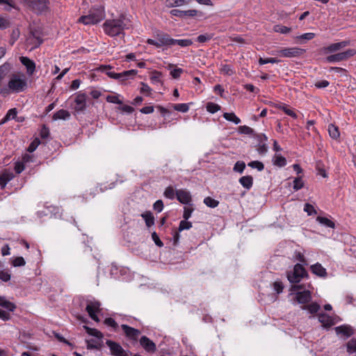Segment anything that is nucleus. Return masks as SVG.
Listing matches in <instances>:
<instances>
[{
	"label": "nucleus",
	"instance_id": "f257e3e1",
	"mask_svg": "<svg viewBox=\"0 0 356 356\" xmlns=\"http://www.w3.org/2000/svg\"><path fill=\"white\" fill-rule=\"evenodd\" d=\"M129 26V20L123 15L115 19H106L102 26L104 33L111 37L124 34V31Z\"/></svg>",
	"mask_w": 356,
	"mask_h": 356
},
{
	"label": "nucleus",
	"instance_id": "f03ea898",
	"mask_svg": "<svg viewBox=\"0 0 356 356\" xmlns=\"http://www.w3.org/2000/svg\"><path fill=\"white\" fill-rule=\"evenodd\" d=\"M27 87V82L24 76L12 74L6 86L0 89V94L6 97L10 93H19L23 92Z\"/></svg>",
	"mask_w": 356,
	"mask_h": 356
},
{
	"label": "nucleus",
	"instance_id": "7ed1b4c3",
	"mask_svg": "<svg viewBox=\"0 0 356 356\" xmlns=\"http://www.w3.org/2000/svg\"><path fill=\"white\" fill-rule=\"evenodd\" d=\"M104 17V13L102 8H92L88 15L80 17L78 22L85 25H94L101 22Z\"/></svg>",
	"mask_w": 356,
	"mask_h": 356
},
{
	"label": "nucleus",
	"instance_id": "20e7f679",
	"mask_svg": "<svg viewBox=\"0 0 356 356\" xmlns=\"http://www.w3.org/2000/svg\"><path fill=\"white\" fill-rule=\"evenodd\" d=\"M286 277L291 284H298L304 277H308V273L304 266L296 264L291 270L286 272Z\"/></svg>",
	"mask_w": 356,
	"mask_h": 356
},
{
	"label": "nucleus",
	"instance_id": "39448f33",
	"mask_svg": "<svg viewBox=\"0 0 356 356\" xmlns=\"http://www.w3.org/2000/svg\"><path fill=\"white\" fill-rule=\"evenodd\" d=\"M154 37L155 39H147V43L154 45L157 48H168L172 47V38L169 34L162 31H158L154 35Z\"/></svg>",
	"mask_w": 356,
	"mask_h": 356
},
{
	"label": "nucleus",
	"instance_id": "423d86ee",
	"mask_svg": "<svg viewBox=\"0 0 356 356\" xmlns=\"http://www.w3.org/2000/svg\"><path fill=\"white\" fill-rule=\"evenodd\" d=\"M26 6L37 14L48 11L49 1L48 0H23Z\"/></svg>",
	"mask_w": 356,
	"mask_h": 356
},
{
	"label": "nucleus",
	"instance_id": "0eeeda50",
	"mask_svg": "<svg viewBox=\"0 0 356 356\" xmlns=\"http://www.w3.org/2000/svg\"><path fill=\"white\" fill-rule=\"evenodd\" d=\"M355 54V49H349L344 51L339 52L327 56L326 60L328 63H339L341 61L347 60L350 58L353 57Z\"/></svg>",
	"mask_w": 356,
	"mask_h": 356
},
{
	"label": "nucleus",
	"instance_id": "6e6552de",
	"mask_svg": "<svg viewBox=\"0 0 356 356\" xmlns=\"http://www.w3.org/2000/svg\"><path fill=\"white\" fill-rule=\"evenodd\" d=\"M305 50L299 47L283 48L277 51L278 55L286 58L298 57L302 55Z\"/></svg>",
	"mask_w": 356,
	"mask_h": 356
},
{
	"label": "nucleus",
	"instance_id": "1a4fd4ad",
	"mask_svg": "<svg viewBox=\"0 0 356 356\" xmlns=\"http://www.w3.org/2000/svg\"><path fill=\"white\" fill-rule=\"evenodd\" d=\"M312 298V293L309 290L294 293L293 300L300 305H306V304L310 302Z\"/></svg>",
	"mask_w": 356,
	"mask_h": 356
},
{
	"label": "nucleus",
	"instance_id": "9d476101",
	"mask_svg": "<svg viewBox=\"0 0 356 356\" xmlns=\"http://www.w3.org/2000/svg\"><path fill=\"white\" fill-rule=\"evenodd\" d=\"M106 344L109 347L111 353L115 356H129L121 345L111 340H106Z\"/></svg>",
	"mask_w": 356,
	"mask_h": 356
},
{
	"label": "nucleus",
	"instance_id": "9b49d317",
	"mask_svg": "<svg viewBox=\"0 0 356 356\" xmlns=\"http://www.w3.org/2000/svg\"><path fill=\"white\" fill-rule=\"evenodd\" d=\"M121 328L123 330L126 337L134 341H137L138 339L141 334L140 331L134 327H130L128 325L122 324L121 325Z\"/></svg>",
	"mask_w": 356,
	"mask_h": 356
},
{
	"label": "nucleus",
	"instance_id": "f8f14e48",
	"mask_svg": "<svg viewBox=\"0 0 356 356\" xmlns=\"http://www.w3.org/2000/svg\"><path fill=\"white\" fill-rule=\"evenodd\" d=\"M100 303L97 301H90L86 306V311L89 316L95 321L99 322V318L97 316V313L99 312Z\"/></svg>",
	"mask_w": 356,
	"mask_h": 356
},
{
	"label": "nucleus",
	"instance_id": "ddd939ff",
	"mask_svg": "<svg viewBox=\"0 0 356 356\" xmlns=\"http://www.w3.org/2000/svg\"><path fill=\"white\" fill-rule=\"evenodd\" d=\"M86 99L87 95L86 93H79L76 95L74 102L76 106H74V110L76 112H83L86 108Z\"/></svg>",
	"mask_w": 356,
	"mask_h": 356
},
{
	"label": "nucleus",
	"instance_id": "4468645a",
	"mask_svg": "<svg viewBox=\"0 0 356 356\" xmlns=\"http://www.w3.org/2000/svg\"><path fill=\"white\" fill-rule=\"evenodd\" d=\"M176 197L177 200L184 204H189L191 200V195L189 191L185 189H179L176 191Z\"/></svg>",
	"mask_w": 356,
	"mask_h": 356
},
{
	"label": "nucleus",
	"instance_id": "2eb2a0df",
	"mask_svg": "<svg viewBox=\"0 0 356 356\" xmlns=\"http://www.w3.org/2000/svg\"><path fill=\"white\" fill-rule=\"evenodd\" d=\"M140 346L148 353H154L156 350L155 343L150 340L146 336H143L140 339Z\"/></svg>",
	"mask_w": 356,
	"mask_h": 356
},
{
	"label": "nucleus",
	"instance_id": "dca6fc26",
	"mask_svg": "<svg viewBox=\"0 0 356 356\" xmlns=\"http://www.w3.org/2000/svg\"><path fill=\"white\" fill-rule=\"evenodd\" d=\"M349 40H344L339 42L332 43L325 48V53H334L337 52L350 44Z\"/></svg>",
	"mask_w": 356,
	"mask_h": 356
},
{
	"label": "nucleus",
	"instance_id": "f3484780",
	"mask_svg": "<svg viewBox=\"0 0 356 356\" xmlns=\"http://www.w3.org/2000/svg\"><path fill=\"white\" fill-rule=\"evenodd\" d=\"M349 40H344L339 42L332 43L325 48V53H334L337 52L350 44Z\"/></svg>",
	"mask_w": 356,
	"mask_h": 356
},
{
	"label": "nucleus",
	"instance_id": "a211bd4d",
	"mask_svg": "<svg viewBox=\"0 0 356 356\" xmlns=\"http://www.w3.org/2000/svg\"><path fill=\"white\" fill-rule=\"evenodd\" d=\"M137 73V71L135 70H128V71H124L122 73H115V72H108L106 73V74L112 78V79H127L128 78V76H135Z\"/></svg>",
	"mask_w": 356,
	"mask_h": 356
},
{
	"label": "nucleus",
	"instance_id": "6ab92c4d",
	"mask_svg": "<svg viewBox=\"0 0 356 356\" xmlns=\"http://www.w3.org/2000/svg\"><path fill=\"white\" fill-rule=\"evenodd\" d=\"M14 178V175L10 170L5 169L0 172V186L3 189L8 182Z\"/></svg>",
	"mask_w": 356,
	"mask_h": 356
},
{
	"label": "nucleus",
	"instance_id": "aec40b11",
	"mask_svg": "<svg viewBox=\"0 0 356 356\" xmlns=\"http://www.w3.org/2000/svg\"><path fill=\"white\" fill-rule=\"evenodd\" d=\"M21 63L26 67L27 73L30 75L33 74L35 70V63L28 57L21 56L19 58Z\"/></svg>",
	"mask_w": 356,
	"mask_h": 356
},
{
	"label": "nucleus",
	"instance_id": "412c9836",
	"mask_svg": "<svg viewBox=\"0 0 356 356\" xmlns=\"http://www.w3.org/2000/svg\"><path fill=\"white\" fill-rule=\"evenodd\" d=\"M318 317L319 322L324 327H330L334 324L333 318L326 314L321 313Z\"/></svg>",
	"mask_w": 356,
	"mask_h": 356
},
{
	"label": "nucleus",
	"instance_id": "4be33fe9",
	"mask_svg": "<svg viewBox=\"0 0 356 356\" xmlns=\"http://www.w3.org/2000/svg\"><path fill=\"white\" fill-rule=\"evenodd\" d=\"M310 269L314 275L318 277H325L327 275L326 269L319 263L311 266Z\"/></svg>",
	"mask_w": 356,
	"mask_h": 356
},
{
	"label": "nucleus",
	"instance_id": "5701e85b",
	"mask_svg": "<svg viewBox=\"0 0 356 356\" xmlns=\"http://www.w3.org/2000/svg\"><path fill=\"white\" fill-rule=\"evenodd\" d=\"M70 118V113L68 111L60 109L56 112L53 115V120H69Z\"/></svg>",
	"mask_w": 356,
	"mask_h": 356
},
{
	"label": "nucleus",
	"instance_id": "b1692460",
	"mask_svg": "<svg viewBox=\"0 0 356 356\" xmlns=\"http://www.w3.org/2000/svg\"><path fill=\"white\" fill-rule=\"evenodd\" d=\"M239 183L246 188L250 190L253 185V178L250 175L243 176L239 179Z\"/></svg>",
	"mask_w": 356,
	"mask_h": 356
},
{
	"label": "nucleus",
	"instance_id": "393cba45",
	"mask_svg": "<svg viewBox=\"0 0 356 356\" xmlns=\"http://www.w3.org/2000/svg\"><path fill=\"white\" fill-rule=\"evenodd\" d=\"M17 110L16 108H10L8 111L6 115L3 117V118L0 122V125H2L9 121L11 119L15 120L17 118Z\"/></svg>",
	"mask_w": 356,
	"mask_h": 356
},
{
	"label": "nucleus",
	"instance_id": "a878e982",
	"mask_svg": "<svg viewBox=\"0 0 356 356\" xmlns=\"http://www.w3.org/2000/svg\"><path fill=\"white\" fill-rule=\"evenodd\" d=\"M191 0H166L165 5L168 8L179 7L188 4Z\"/></svg>",
	"mask_w": 356,
	"mask_h": 356
},
{
	"label": "nucleus",
	"instance_id": "bb28decb",
	"mask_svg": "<svg viewBox=\"0 0 356 356\" xmlns=\"http://www.w3.org/2000/svg\"><path fill=\"white\" fill-rule=\"evenodd\" d=\"M0 306L10 312H13L16 308V305L13 302L7 300L3 296H0Z\"/></svg>",
	"mask_w": 356,
	"mask_h": 356
},
{
	"label": "nucleus",
	"instance_id": "cd10ccee",
	"mask_svg": "<svg viewBox=\"0 0 356 356\" xmlns=\"http://www.w3.org/2000/svg\"><path fill=\"white\" fill-rule=\"evenodd\" d=\"M337 334H341L345 337H350L353 334L351 328L347 325H341L335 327Z\"/></svg>",
	"mask_w": 356,
	"mask_h": 356
},
{
	"label": "nucleus",
	"instance_id": "c85d7f7f",
	"mask_svg": "<svg viewBox=\"0 0 356 356\" xmlns=\"http://www.w3.org/2000/svg\"><path fill=\"white\" fill-rule=\"evenodd\" d=\"M142 218L145 220L147 227H150L154 224V217L152 212L146 211L141 214Z\"/></svg>",
	"mask_w": 356,
	"mask_h": 356
},
{
	"label": "nucleus",
	"instance_id": "c756f323",
	"mask_svg": "<svg viewBox=\"0 0 356 356\" xmlns=\"http://www.w3.org/2000/svg\"><path fill=\"white\" fill-rule=\"evenodd\" d=\"M83 327L88 334L95 337L99 339H102L103 338V334L98 330L95 328L89 327L87 325H83Z\"/></svg>",
	"mask_w": 356,
	"mask_h": 356
},
{
	"label": "nucleus",
	"instance_id": "7c9ffc66",
	"mask_svg": "<svg viewBox=\"0 0 356 356\" xmlns=\"http://www.w3.org/2000/svg\"><path fill=\"white\" fill-rule=\"evenodd\" d=\"M176 44L182 47H188L193 44V41L190 39L177 40L172 38V46Z\"/></svg>",
	"mask_w": 356,
	"mask_h": 356
},
{
	"label": "nucleus",
	"instance_id": "2f4dec72",
	"mask_svg": "<svg viewBox=\"0 0 356 356\" xmlns=\"http://www.w3.org/2000/svg\"><path fill=\"white\" fill-rule=\"evenodd\" d=\"M175 67L173 64H169L168 66V69L170 70V75L173 79H177L180 77L181 74L183 73V70L181 68H175L172 69Z\"/></svg>",
	"mask_w": 356,
	"mask_h": 356
},
{
	"label": "nucleus",
	"instance_id": "473e14b6",
	"mask_svg": "<svg viewBox=\"0 0 356 356\" xmlns=\"http://www.w3.org/2000/svg\"><path fill=\"white\" fill-rule=\"evenodd\" d=\"M328 132L330 136L333 139H337L340 136V133L338 127L332 124H329Z\"/></svg>",
	"mask_w": 356,
	"mask_h": 356
},
{
	"label": "nucleus",
	"instance_id": "72a5a7b5",
	"mask_svg": "<svg viewBox=\"0 0 356 356\" xmlns=\"http://www.w3.org/2000/svg\"><path fill=\"white\" fill-rule=\"evenodd\" d=\"M301 308L303 310H308L311 314H316L319 310L320 305L316 302H312L307 305H302Z\"/></svg>",
	"mask_w": 356,
	"mask_h": 356
},
{
	"label": "nucleus",
	"instance_id": "f704fd0d",
	"mask_svg": "<svg viewBox=\"0 0 356 356\" xmlns=\"http://www.w3.org/2000/svg\"><path fill=\"white\" fill-rule=\"evenodd\" d=\"M223 118L227 121L234 122L235 124H238L241 122V120L234 113H224Z\"/></svg>",
	"mask_w": 356,
	"mask_h": 356
},
{
	"label": "nucleus",
	"instance_id": "c9c22d12",
	"mask_svg": "<svg viewBox=\"0 0 356 356\" xmlns=\"http://www.w3.org/2000/svg\"><path fill=\"white\" fill-rule=\"evenodd\" d=\"M316 220L319 223L325 225V227H330V228H334V227H335L334 222L325 217L318 216L316 218Z\"/></svg>",
	"mask_w": 356,
	"mask_h": 356
},
{
	"label": "nucleus",
	"instance_id": "e433bc0d",
	"mask_svg": "<svg viewBox=\"0 0 356 356\" xmlns=\"http://www.w3.org/2000/svg\"><path fill=\"white\" fill-rule=\"evenodd\" d=\"M274 165L279 167H284L286 164V159L280 154H277L275 156V160L273 161Z\"/></svg>",
	"mask_w": 356,
	"mask_h": 356
},
{
	"label": "nucleus",
	"instance_id": "4c0bfd02",
	"mask_svg": "<svg viewBox=\"0 0 356 356\" xmlns=\"http://www.w3.org/2000/svg\"><path fill=\"white\" fill-rule=\"evenodd\" d=\"M204 203L210 208H216L218 206L219 202L211 197H207L204 199Z\"/></svg>",
	"mask_w": 356,
	"mask_h": 356
},
{
	"label": "nucleus",
	"instance_id": "58836bf2",
	"mask_svg": "<svg viewBox=\"0 0 356 356\" xmlns=\"http://www.w3.org/2000/svg\"><path fill=\"white\" fill-rule=\"evenodd\" d=\"M206 108L207 111L211 113H215L220 110V106L218 104L213 102L207 103Z\"/></svg>",
	"mask_w": 356,
	"mask_h": 356
},
{
	"label": "nucleus",
	"instance_id": "ea45409f",
	"mask_svg": "<svg viewBox=\"0 0 356 356\" xmlns=\"http://www.w3.org/2000/svg\"><path fill=\"white\" fill-rule=\"evenodd\" d=\"M238 129L241 134H247V135H252L254 137L256 136V134L254 133V129L250 128V127L243 125V126L239 127Z\"/></svg>",
	"mask_w": 356,
	"mask_h": 356
},
{
	"label": "nucleus",
	"instance_id": "a19ab883",
	"mask_svg": "<svg viewBox=\"0 0 356 356\" xmlns=\"http://www.w3.org/2000/svg\"><path fill=\"white\" fill-rule=\"evenodd\" d=\"M273 30L277 33L286 34L291 31V28L283 26V25L277 24V25L274 26Z\"/></svg>",
	"mask_w": 356,
	"mask_h": 356
},
{
	"label": "nucleus",
	"instance_id": "79ce46f5",
	"mask_svg": "<svg viewBox=\"0 0 356 356\" xmlns=\"http://www.w3.org/2000/svg\"><path fill=\"white\" fill-rule=\"evenodd\" d=\"M347 352L350 354L356 353V339H350L346 345Z\"/></svg>",
	"mask_w": 356,
	"mask_h": 356
},
{
	"label": "nucleus",
	"instance_id": "37998d69",
	"mask_svg": "<svg viewBox=\"0 0 356 356\" xmlns=\"http://www.w3.org/2000/svg\"><path fill=\"white\" fill-rule=\"evenodd\" d=\"M220 72L226 75L231 76L235 73L234 68L229 65H224L220 69Z\"/></svg>",
	"mask_w": 356,
	"mask_h": 356
},
{
	"label": "nucleus",
	"instance_id": "c03bdc74",
	"mask_svg": "<svg viewBox=\"0 0 356 356\" xmlns=\"http://www.w3.org/2000/svg\"><path fill=\"white\" fill-rule=\"evenodd\" d=\"M172 106L175 111L182 113H186L189 110L188 105L184 103L174 104Z\"/></svg>",
	"mask_w": 356,
	"mask_h": 356
},
{
	"label": "nucleus",
	"instance_id": "a18cd8bd",
	"mask_svg": "<svg viewBox=\"0 0 356 356\" xmlns=\"http://www.w3.org/2000/svg\"><path fill=\"white\" fill-rule=\"evenodd\" d=\"M304 187V182L302 180L301 177H298L294 179L293 188L295 191H298Z\"/></svg>",
	"mask_w": 356,
	"mask_h": 356
},
{
	"label": "nucleus",
	"instance_id": "49530a36",
	"mask_svg": "<svg viewBox=\"0 0 356 356\" xmlns=\"http://www.w3.org/2000/svg\"><path fill=\"white\" fill-rule=\"evenodd\" d=\"M248 165L252 168H256L259 171H262L264 169V165L259 161H251L248 163Z\"/></svg>",
	"mask_w": 356,
	"mask_h": 356
},
{
	"label": "nucleus",
	"instance_id": "de8ad7c7",
	"mask_svg": "<svg viewBox=\"0 0 356 356\" xmlns=\"http://www.w3.org/2000/svg\"><path fill=\"white\" fill-rule=\"evenodd\" d=\"M104 324L107 326L111 327L115 331H117L118 328V325L116 321L113 318H106L104 320Z\"/></svg>",
	"mask_w": 356,
	"mask_h": 356
},
{
	"label": "nucleus",
	"instance_id": "09e8293b",
	"mask_svg": "<svg viewBox=\"0 0 356 356\" xmlns=\"http://www.w3.org/2000/svg\"><path fill=\"white\" fill-rule=\"evenodd\" d=\"M280 62V60H278L277 58H260L259 59V63L260 65H264V64H267V63H278Z\"/></svg>",
	"mask_w": 356,
	"mask_h": 356
},
{
	"label": "nucleus",
	"instance_id": "8fccbe9b",
	"mask_svg": "<svg viewBox=\"0 0 356 356\" xmlns=\"http://www.w3.org/2000/svg\"><path fill=\"white\" fill-rule=\"evenodd\" d=\"M164 195L170 200H173L176 195V192L172 186H168L164 191Z\"/></svg>",
	"mask_w": 356,
	"mask_h": 356
},
{
	"label": "nucleus",
	"instance_id": "3c124183",
	"mask_svg": "<svg viewBox=\"0 0 356 356\" xmlns=\"http://www.w3.org/2000/svg\"><path fill=\"white\" fill-rule=\"evenodd\" d=\"M245 168V162L238 161L235 163V165L234 166V171L238 172L241 174L244 171Z\"/></svg>",
	"mask_w": 356,
	"mask_h": 356
},
{
	"label": "nucleus",
	"instance_id": "603ef678",
	"mask_svg": "<svg viewBox=\"0 0 356 356\" xmlns=\"http://www.w3.org/2000/svg\"><path fill=\"white\" fill-rule=\"evenodd\" d=\"M191 227H192V223L189 221H187V220L184 219V220H181L179 222V231L181 232L184 229H189Z\"/></svg>",
	"mask_w": 356,
	"mask_h": 356
},
{
	"label": "nucleus",
	"instance_id": "864d4df0",
	"mask_svg": "<svg viewBox=\"0 0 356 356\" xmlns=\"http://www.w3.org/2000/svg\"><path fill=\"white\" fill-rule=\"evenodd\" d=\"M12 264L15 267L24 266L26 261L22 257H17L13 260Z\"/></svg>",
	"mask_w": 356,
	"mask_h": 356
},
{
	"label": "nucleus",
	"instance_id": "5fc2aeb1",
	"mask_svg": "<svg viewBox=\"0 0 356 356\" xmlns=\"http://www.w3.org/2000/svg\"><path fill=\"white\" fill-rule=\"evenodd\" d=\"M212 38H213V34H209V33L202 34V35H200L199 36H197V41L200 43H204V42L209 41Z\"/></svg>",
	"mask_w": 356,
	"mask_h": 356
},
{
	"label": "nucleus",
	"instance_id": "6e6d98bb",
	"mask_svg": "<svg viewBox=\"0 0 356 356\" xmlns=\"http://www.w3.org/2000/svg\"><path fill=\"white\" fill-rule=\"evenodd\" d=\"M86 343L88 349H98L99 348V343L95 339L87 340Z\"/></svg>",
	"mask_w": 356,
	"mask_h": 356
},
{
	"label": "nucleus",
	"instance_id": "4d7b16f0",
	"mask_svg": "<svg viewBox=\"0 0 356 356\" xmlns=\"http://www.w3.org/2000/svg\"><path fill=\"white\" fill-rule=\"evenodd\" d=\"M106 101L108 102H110V103H113V104H119V105H122V101H121L118 96H115V95H108L106 97Z\"/></svg>",
	"mask_w": 356,
	"mask_h": 356
},
{
	"label": "nucleus",
	"instance_id": "13d9d810",
	"mask_svg": "<svg viewBox=\"0 0 356 356\" xmlns=\"http://www.w3.org/2000/svg\"><path fill=\"white\" fill-rule=\"evenodd\" d=\"M20 35L19 30L18 29H15L13 30L10 35V43L13 44L14 42L19 38Z\"/></svg>",
	"mask_w": 356,
	"mask_h": 356
},
{
	"label": "nucleus",
	"instance_id": "bf43d9fd",
	"mask_svg": "<svg viewBox=\"0 0 356 356\" xmlns=\"http://www.w3.org/2000/svg\"><path fill=\"white\" fill-rule=\"evenodd\" d=\"M273 289L276 291L277 293H280L282 292L284 289V285L281 281H275L273 284Z\"/></svg>",
	"mask_w": 356,
	"mask_h": 356
},
{
	"label": "nucleus",
	"instance_id": "052dcab7",
	"mask_svg": "<svg viewBox=\"0 0 356 356\" xmlns=\"http://www.w3.org/2000/svg\"><path fill=\"white\" fill-rule=\"evenodd\" d=\"M304 211L307 212L309 216L316 213V211L315 210L314 207L309 203H306L305 204Z\"/></svg>",
	"mask_w": 356,
	"mask_h": 356
},
{
	"label": "nucleus",
	"instance_id": "680f3d73",
	"mask_svg": "<svg viewBox=\"0 0 356 356\" xmlns=\"http://www.w3.org/2000/svg\"><path fill=\"white\" fill-rule=\"evenodd\" d=\"M40 143L39 139L38 138H35L28 147L27 148V151L29 152H34L36 148L38 147V146L39 145V144Z\"/></svg>",
	"mask_w": 356,
	"mask_h": 356
},
{
	"label": "nucleus",
	"instance_id": "e2e57ef3",
	"mask_svg": "<svg viewBox=\"0 0 356 356\" xmlns=\"http://www.w3.org/2000/svg\"><path fill=\"white\" fill-rule=\"evenodd\" d=\"M163 207V202L161 200H156L153 204L154 209L159 213L162 211Z\"/></svg>",
	"mask_w": 356,
	"mask_h": 356
},
{
	"label": "nucleus",
	"instance_id": "0e129e2a",
	"mask_svg": "<svg viewBox=\"0 0 356 356\" xmlns=\"http://www.w3.org/2000/svg\"><path fill=\"white\" fill-rule=\"evenodd\" d=\"M314 37H315V33H304L301 35L298 36L296 38L299 39V40H312Z\"/></svg>",
	"mask_w": 356,
	"mask_h": 356
},
{
	"label": "nucleus",
	"instance_id": "69168bd1",
	"mask_svg": "<svg viewBox=\"0 0 356 356\" xmlns=\"http://www.w3.org/2000/svg\"><path fill=\"white\" fill-rule=\"evenodd\" d=\"M10 274L7 270L0 271V280L3 282H8L10 280Z\"/></svg>",
	"mask_w": 356,
	"mask_h": 356
},
{
	"label": "nucleus",
	"instance_id": "338daca9",
	"mask_svg": "<svg viewBox=\"0 0 356 356\" xmlns=\"http://www.w3.org/2000/svg\"><path fill=\"white\" fill-rule=\"evenodd\" d=\"M152 240L154 241V242L155 243V244L159 246V247H163V243L160 240L159 236L157 235V234L154 232L152 234Z\"/></svg>",
	"mask_w": 356,
	"mask_h": 356
},
{
	"label": "nucleus",
	"instance_id": "774afa93",
	"mask_svg": "<svg viewBox=\"0 0 356 356\" xmlns=\"http://www.w3.org/2000/svg\"><path fill=\"white\" fill-rule=\"evenodd\" d=\"M25 169L23 162H16L15 165V170L17 174L21 173Z\"/></svg>",
	"mask_w": 356,
	"mask_h": 356
}]
</instances>
